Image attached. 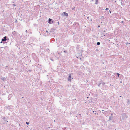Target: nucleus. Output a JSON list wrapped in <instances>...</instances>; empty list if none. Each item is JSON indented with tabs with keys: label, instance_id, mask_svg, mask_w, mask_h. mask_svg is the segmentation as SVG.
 <instances>
[{
	"label": "nucleus",
	"instance_id": "obj_14",
	"mask_svg": "<svg viewBox=\"0 0 130 130\" xmlns=\"http://www.w3.org/2000/svg\"><path fill=\"white\" fill-rule=\"evenodd\" d=\"M120 97H121V96H120Z\"/></svg>",
	"mask_w": 130,
	"mask_h": 130
},
{
	"label": "nucleus",
	"instance_id": "obj_7",
	"mask_svg": "<svg viewBox=\"0 0 130 130\" xmlns=\"http://www.w3.org/2000/svg\"><path fill=\"white\" fill-rule=\"evenodd\" d=\"M117 75L118 76V77L119 76V75H120V74L118 73H117Z\"/></svg>",
	"mask_w": 130,
	"mask_h": 130
},
{
	"label": "nucleus",
	"instance_id": "obj_5",
	"mask_svg": "<svg viewBox=\"0 0 130 130\" xmlns=\"http://www.w3.org/2000/svg\"><path fill=\"white\" fill-rule=\"evenodd\" d=\"M95 2H96L95 4H97L98 3V0H95Z\"/></svg>",
	"mask_w": 130,
	"mask_h": 130
},
{
	"label": "nucleus",
	"instance_id": "obj_2",
	"mask_svg": "<svg viewBox=\"0 0 130 130\" xmlns=\"http://www.w3.org/2000/svg\"><path fill=\"white\" fill-rule=\"evenodd\" d=\"M6 38H7V37H6V36L4 37L2 39V41H5L6 40H7Z\"/></svg>",
	"mask_w": 130,
	"mask_h": 130
},
{
	"label": "nucleus",
	"instance_id": "obj_12",
	"mask_svg": "<svg viewBox=\"0 0 130 130\" xmlns=\"http://www.w3.org/2000/svg\"><path fill=\"white\" fill-rule=\"evenodd\" d=\"M110 13H111V11H110Z\"/></svg>",
	"mask_w": 130,
	"mask_h": 130
},
{
	"label": "nucleus",
	"instance_id": "obj_3",
	"mask_svg": "<svg viewBox=\"0 0 130 130\" xmlns=\"http://www.w3.org/2000/svg\"><path fill=\"white\" fill-rule=\"evenodd\" d=\"M71 74H70L69 77V78H68V80L69 81H70V82H71Z\"/></svg>",
	"mask_w": 130,
	"mask_h": 130
},
{
	"label": "nucleus",
	"instance_id": "obj_9",
	"mask_svg": "<svg viewBox=\"0 0 130 130\" xmlns=\"http://www.w3.org/2000/svg\"><path fill=\"white\" fill-rule=\"evenodd\" d=\"M108 8H106L105 9V10H108Z\"/></svg>",
	"mask_w": 130,
	"mask_h": 130
},
{
	"label": "nucleus",
	"instance_id": "obj_8",
	"mask_svg": "<svg viewBox=\"0 0 130 130\" xmlns=\"http://www.w3.org/2000/svg\"><path fill=\"white\" fill-rule=\"evenodd\" d=\"M26 124L27 125H28L29 124V122H26Z\"/></svg>",
	"mask_w": 130,
	"mask_h": 130
},
{
	"label": "nucleus",
	"instance_id": "obj_13",
	"mask_svg": "<svg viewBox=\"0 0 130 130\" xmlns=\"http://www.w3.org/2000/svg\"><path fill=\"white\" fill-rule=\"evenodd\" d=\"M122 23H123V21H122L121 22Z\"/></svg>",
	"mask_w": 130,
	"mask_h": 130
},
{
	"label": "nucleus",
	"instance_id": "obj_6",
	"mask_svg": "<svg viewBox=\"0 0 130 130\" xmlns=\"http://www.w3.org/2000/svg\"><path fill=\"white\" fill-rule=\"evenodd\" d=\"M97 45H99L100 44V42H98L97 43Z\"/></svg>",
	"mask_w": 130,
	"mask_h": 130
},
{
	"label": "nucleus",
	"instance_id": "obj_4",
	"mask_svg": "<svg viewBox=\"0 0 130 130\" xmlns=\"http://www.w3.org/2000/svg\"><path fill=\"white\" fill-rule=\"evenodd\" d=\"M63 13L64 14V16H66L67 17L68 16V13L66 12H63Z\"/></svg>",
	"mask_w": 130,
	"mask_h": 130
},
{
	"label": "nucleus",
	"instance_id": "obj_1",
	"mask_svg": "<svg viewBox=\"0 0 130 130\" xmlns=\"http://www.w3.org/2000/svg\"><path fill=\"white\" fill-rule=\"evenodd\" d=\"M52 19H50V18L49 19L48 23L50 24H52L53 23V21H51Z\"/></svg>",
	"mask_w": 130,
	"mask_h": 130
},
{
	"label": "nucleus",
	"instance_id": "obj_10",
	"mask_svg": "<svg viewBox=\"0 0 130 130\" xmlns=\"http://www.w3.org/2000/svg\"><path fill=\"white\" fill-rule=\"evenodd\" d=\"M100 27V25H98V27Z\"/></svg>",
	"mask_w": 130,
	"mask_h": 130
},
{
	"label": "nucleus",
	"instance_id": "obj_11",
	"mask_svg": "<svg viewBox=\"0 0 130 130\" xmlns=\"http://www.w3.org/2000/svg\"><path fill=\"white\" fill-rule=\"evenodd\" d=\"M26 32H27V30H26Z\"/></svg>",
	"mask_w": 130,
	"mask_h": 130
}]
</instances>
